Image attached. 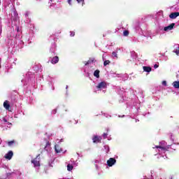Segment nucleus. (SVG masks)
<instances>
[{"instance_id": "obj_1", "label": "nucleus", "mask_w": 179, "mask_h": 179, "mask_svg": "<svg viewBox=\"0 0 179 179\" xmlns=\"http://www.w3.org/2000/svg\"><path fill=\"white\" fill-rule=\"evenodd\" d=\"M34 167H40V154L31 161Z\"/></svg>"}, {"instance_id": "obj_2", "label": "nucleus", "mask_w": 179, "mask_h": 179, "mask_svg": "<svg viewBox=\"0 0 179 179\" xmlns=\"http://www.w3.org/2000/svg\"><path fill=\"white\" fill-rule=\"evenodd\" d=\"M115 163H117V160L115 159V158H110L107 161V164L109 167H113V166H114Z\"/></svg>"}, {"instance_id": "obj_3", "label": "nucleus", "mask_w": 179, "mask_h": 179, "mask_svg": "<svg viewBox=\"0 0 179 179\" xmlns=\"http://www.w3.org/2000/svg\"><path fill=\"white\" fill-rule=\"evenodd\" d=\"M107 87V83L106 82L103 81L99 83V85L96 86L97 89H106Z\"/></svg>"}, {"instance_id": "obj_4", "label": "nucleus", "mask_w": 179, "mask_h": 179, "mask_svg": "<svg viewBox=\"0 0 179 179\" xmlns=\"http://www.w3.org/2000/svg\"><path fill=\"white\" fill-rule=\"evenodd\" d=\"M50 148H51V143H50V141H48V140L45 139V146H44V149L45 150H50Z\"/></svg>"}, {"instance_id": "obj_5", "label": "nucleus", "mask_w": 179, "mask_h": 179, "mask_svg": "<svg viewBox=\"0 0 179 179\" xmlns=\"http://www.w3.org/2000/svg\"><path fill=\"white\" fill-rule=\"evenodd\" d=\"M92 141L94 143H100L101 142V137H99L97 136H94L92 138Z\"/></svg>"}, {"instance_id": "obj_6", "label": "nucleus", "mask_w": 179, "mask_h": 179, "mask_svg": "<svg viewBox=\"0 0 179 179\" xmlns=\"http://www.w3.org/2000/svg\"><path fill=\"white\" fill-rule=\"evenodd\" d=\"M174 26H176L175 23H172L170 25L165 27L164 28V31H168V30H173L174 29Z\"/></svg>"}, {"instance_id": "obj_7", "label": "nucleus", "mask_w": 179, "mask_h": 179, "mask_svg": "<svg viewBox=\"0 0 179 179\" xmlns=\"http://www.w3.org/2000/svg\"><path fill=\"white\" fill-rule=\"evenodd\" d=\"M13 157V152L12 151H9L4 156L5 159H7L8 160H10V159H12Z\"/></svg>"}, {"instance_id": "obj_8", "label": "nucleus", "mask_w": 179, "mask_h": 179, "mask_svg": "<svg viewBox=\"0 0 179 179\" xmlns=\"http://www.w3.org/2000/svg\"><path fill=\"white\" fill-rule=\"evenodd\" d=\"M179 16V12L171 13L169 15L170 19H177Z\"/></svg>"}, {"instance_id": "obj_9", "label": "nucleus", "mask_w": 179, "mask_h": 179, "mask_svg": "<svg viewBox=\"0 0 179 179\" xmlns=\"http://www.w3.org/2000/svg\"><path fill=\"white\" fill-rule=\"evenodd\" d=\"M59 61V57H58V56H55L52 59L51 63L52 64H58Z\"/></svg>"}, {"instance_id": "obj_10", "label": "nucleus", "mask_w": 179, "mask_h": 179, "mask_svg": "<svg viewBox=\"0 0 179 179\" xmlns=\"http://www.w3.org/2000/svg\"><path fill=\"white\" fill-rule=\"evenodd\" d=\"M55 150L56 153H61V152H62V148L61 147H59V145H55Z\"/></svg>"}, {"instance_id": "obj_11", "label": "nucleus", "mask_w": 179, "mask_h": 179, "mask_svg": "<svg viewBox=\"0 0 179 179\" xmlns=\"http://www.w3.org/2000/svg\"><path fill=\"white\" fill-rule=\"evenodd\" d=\"M3 107L6 108V110H9L10 108V105L9 104V101H5L3 102Z\"/></svg>"}, {"instance_id": "obj_12", "label": "nucleus", "mask_w": 179, "mask_h": 179, "mask_svg": "<svg viewBox=\"0 0 179 179\" xmlns=\"http://www.w3.org/2000/svg\"><path fill=\"white\" fill-rule=\"evenodd\" d=\"M161 149L162 150V152H164V153H166V151L167 150V149H166V148L162 147L161 145H156L155 148H153V149Z\"/></svg>"}, {"instance_id": "obj_13", "label": "nucleus", "mask_w": 179, "mask_h": 179, "mask_svg": "<svg viewBox=\"0 0 179 179\" xmlns=\"http://www.w3.org/2000/svg\"><path fill=\"white\" fill-rule=\"evenodd\" d=\"M143 69L145 72H152V68L150 66H143Z\"/></svg>"}, {"instance_id": "obj_14", "label": "nucleus", "mask_w": 179, "mask_h": 179, "mask_svg": "<svg viewBox=\"0 0 179 179\" xmlns=\"http://www.w3.org/2000/svg\"><path fill=\"white\" fill-rule=\"evenodd\" d=\"M7 144H8V146H9L10 148H12L13 145H16V141H15V140H13L11 141H8Z\"/></svg>"}, {"instance_id": "obj_15", "label": "nucleus", "mask_w": 179, "mask_h": 179, "mask_svg": "<svg viewBox=\"0 0 179 179\" xmlns=\"http://www.w3.org/2000/svg\"><path fill=\"white\" fill-rule=\"evenodd\" d=\"M94 76H95V78H100V70H96L94 72Z\"/></svg>"}, {"instance_id": "obj_16", "label": "nucleus", "mask_w": 179, "mask_h": 179, "mask_svg": "<svg viewBox=\"0 0 179 179\" xmlns=\"http://www.w3.org/2000/svg\"><path fill=\"white\" fill-rule=\"evenodd\" d=\"M94 61H96V59H94V57L90 58V59L86 62L85 66L90 64L91 62H94Z\"/></svg>"}, {"instance_id": "obj_17", "label": "nucleus", "mask_w": 179, "mask_h": 179, "mask_svg": "<svg viewBox=\"0 0 179 179\" xmlns=\"http://www.w3.org/2000/svg\"><path fill=\"white\" fill-rule=\"evenodd\" d=\"M173 86L175 89H179V81H174L173 83Z\"/></svg>"}, {"instance_id": "obj_18", "label": "nucleus", "mask_w": 179, "mask_h": 179, "mask_svg": "<svg viewBox=\"0 0 179 179\" xmlns=\"http://www.w3.org/2000/svg\"><path fill=\"white\" fill-rule=\"evenodd\" d=\"M67 170L68 171H72V170H73V166H72V164H69L67 165Z\"/></svg>"}, {"instance_id": "obj_19", "label": "nucleus", "mask_w": 179, "mask_h": 179, "mask_svg": "<svg viewBox=\"0 0 179 179\" xmlns=\"http://www.w3.org/2000/svg\"><path fill=\"white\" fill-rule=\"evenodd\" d=\"M111 62H110V60H106L104 62H103V66H107V65H110Z\"/></svg>"}, {"instance_id": "obj_20", "label": "nucleus", "mask_w": 179, "mask_h": 179, "mask_svg": "<svg viewBox=\"0 0 179 179\" xmlns=\"http://www.w3.org/2000/svg\"><path fill=\"white\" fill-rule=\"evenodd\" d=\"M123 36H124L125 37L129 36V31L128 30H125L124 32H123Z\"/></svg>"}, {"instance_id": "obj_21", "label": "nucleus", "mask_w": 179, "mask_h": 179, "mask_svg": "<svg viewBox=\"0 0 179 179\" xmlns=\"http://www.w3.org/2000/svg\"><path fill=\"white\" fill-rule=\"evenodd\" d=\"M78 3H82V6L85 4V0H76Z\"/></svg>"}, {"instance_id": "obj_22", "label": "nucleus", "mask_w": 179, "mask_h": 179, "mask_svg": "<svg viewBox=\"0 0 179 179\" xmlns=\"http://www.w3.org/2000/svg\"><path fill=\"white\" fill-rule=\"evenodd\" d=\"M112 55H113V57H115V58H118V57L117 56L116 52H113Z\"/></svg>"}, {"instance_id": "obj_23", "label": "nucleus", "mask_w": 179, "mask_h": 179, "mask_svg": "<svg viewBox=\"0 0 179 179\" xmlns=\"http://www.w3.org/2000/svg\"><path fill=\"white\" fill-rule=\"evenodd\" d=\"M107 136H108V134L104 133V134H103V139H106V138H107Z\"/></svg>"}, {"instance_id": "obj_24", "label": "nucleus", "mask_w": 179, "mask_h": 179, "mask_svg": "<svg viewBox=\"0 0 179 179\" xmlns=\"http://www.w3.org/2000/svg\"><path fill=\"white\" fill-rule=\"evenodd\" d=\"M174 52L176 54V55H179V48H178Z\"/></svg>"}, {"instance_id": "obj_25", "label": "nucleus", "mask_w": 179, "mask_h": 179, "mask_svg": "<svg viewBox=\"0 0 179 179\" xmlns=\"http://www.w3.org/2000/svg\"><path fill=\"white\" fill-rule=\"evenodd\" d=\"M70 36H71V37H73L75 36V32L74 31H70Z\"/></svg>"}, {"instance_id": "obj_26", "label": "nucleus", "mask_w": 179, "mask_h": 179, "mask_svg": "<svg viewBox=\"0 0 179 179\" xmlns=\"http://www.w3.org/2000/svg\"><path fill=\"white\" fill-rule=\"evenodd\" d=\"M163 86H167V82L166 80L162 81Z\"/></svg>"}, {"instance_id": "obj_27", "label": "nucleus", "mask_w": 179, "mask_h": 179, "mask_svg": "<svg viewBox=\"0 0 179 179\" xmlns=\"http://www.w3.org/2000/svg\"><path fill=\"white\" fill-rule=\"evenodd\" d=\"M67 2L69 5H72V0H68Z\"/></svg>"}, {"instance_id": "obj_28", "label": "nucleus", "mask_w": 179, "mask_h": 179, "mask_svg": "<svg viewBox=\"0 0 179 179\" xmlns=\"http://www.w3.org/2000/svg\"><path fill=\"white\" fill-rule=\"evenodd\" d=\"M154 68H155V69H157V68H159V65L158 64H155Z\"/></svg>"}, {"instance_id": "obj_29", "label": "nucleus", "mask_w": 179, "mask_h": 179, "mask_svg": "<svg viewBox=\"0 0 179 179\" xmlns=\"http://www.w3.org/2000/svg\"><path fill=\"white\" fill-rule=\"evenodd\" d=\"M52 113H53L54 114H57V109L53 110H52Z\"/></svg>"}, {"instance_id": "obj_30", "label": "nucleus", "mask_w": 179, "mask_h": 179, "mask_svg": "<svg viewBox=\"0 0 179 179\" xmlns=\"http://www.w3.org/2000/svg\"><path fill=\"white\" fill-rule=\"evenodd\" d=\"M4 122H7L6 119H4Z\"/></svg>"}, {"instance_id": "obj_31", "label": "nucleus", "mask_w": 179, "mask_h": 179, "mask_svg": "<svg viewBox=\"0 0 179 179\" xmlns=\"http://www.w3.org/2000/svg\"><path fill=\"white\" fill-rule=\"evenodd\" d=\"M87 62H84L85 65H86V63H87Z\"/></svg>"}, {"instance_id": "obj_32", "label": "nucleus", "mask_w": 179, "mask_h": 179, "mask_svg": "<svg viewBox=\"0 0 179 179\" xmlns=\"http://www.w3.org/2000/svg\"><path fill=\"white\" fill-rule=\"evenodd\" d=\"M0 68H1V65H0Z\"/></svg>"}]
</instances>
